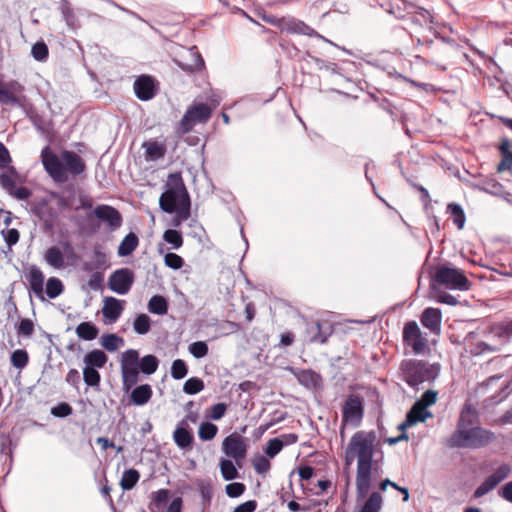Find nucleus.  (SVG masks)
Returning a JSON list of instances; mask_svg holds the SVG:
<instances>
[{"mask_svg":"<svg viewBox=\"0 0 512 512\" xmlns=\"http://www.w3.org/2000/svg\"><path fill=\"white\" fill-rule=\"evenodd\" d=\"M219 468L225 481H232L239 477L238 469L231 459L222 458L219 462Z\"/></svg>","mask_w":512,"mask_h":512,"instance_id":"obj_37","label":"nucleus"},{"mask_svg":"<svg viewBox=\"0 0 512 512\" xmlns=\"http://www.w3.org/2000/svg\"><path fill=\"white\" fill-rule=\"evenodd\" d=\"M377 435L375 431H357L352 435L343 453L345 468H349L357 458L356 470V493L358 499L365 498L372 484L374 466L375 442Z\"/></svg>","mask_w":512,"mask_h":512,"instance_id":"obj_1","label":"nucleus"},{"mask_svg":"<svg viewBox=\"0 0 512 512\" xmlns=\"http://www.w3.org/2000/svg\"><path fill=\"white\" fill-rule=\"evenodd\" d=\"M139 479V471L135 468H129L124 470L119 485L123 491H130L136 486Z\"/></svg>","mask_w":512,"mask_h":512,"instance_id":"obj_34","label":"nucleus"},{"mask_svg":"<svg viewBox=\"0 0 512 512\" xmlns=\"http://www.w3.org/2000/svg\"><path fill=\"white\" fill-rule=\"evenodd\" d=\"M124 301L114 297H106L104 306L102 308L103 316L109 320L110 323L115 322L122 314Z\"/></svg>","mask_w":512,"mask_h":512,"instance_id":"obj_24","label":"nucleus"},{"mask_svg":"<svg viewBox=\"0 0 512 512\" xmlns=\"http://www.w3.org/2000/svg\"><path fill=\"white\" fill-rule=\"evenodd\" d=\"M246 486L242 482H231L226 485L225 492L229 498H238L244 494Z\"/></svg>","mask_w":512,"mask_h":512,"instance_id":"obj_62","label":"nucleus"},{"mask_svg":"<svg viewBox=\"0 0 512 512\" xmlns=\"http://www.w3.org/2000/svg\"><path fill=\"white\" fill-rule=\"evenodd\" d=\"M138 365L141 373L151 375L158 369L159 360L154 354H145L142 358L138 357Z\"/></svg>","mask_w":512,"mask_h":512,"instance_id":"obj_36","label":"nucleus"},{"mask_svg":"<svg viewBox=\"0 0 512 512\" xmlns=\"http://www.w3.org/2000/svg\"><path fill=\"white\" fill-rule=\"evenodd\" d=\"M139 245V239L133 232L128 233L120 242L117 250L119 257L131 255Z\"/></svg>","mask_w":512,"mask_h":512,"instance_id":"obj_28","label":"nucleus"},{"mask_svg":"<svg viewBox=\"0 0 512 512\" xmlns=\"http://www.w3.org/2000/svg\"><path fill=\"white\" fill-rule=\"evenodd\" d=\"M50 414L55 418H66L73 414V408L68 402H59L51 408Z\"/></svg>","mask_w":512,"mask_h":512,"instance_id":"obj_56","label":"nucleus"},{"mask_svg":"<svg viewBox=\"0 0 512 512\" xmlns=\"http://www.w3.org/2000/svg\"><path fill=\"white\" fill-rule=\"evenodd\" d=\"M151 328V319L146 314H139L134 322H133V329L137 334L144 335L149 332Z\"/></svg>","mask_w":512,"mask_h":512,"instance_id":"obj_49","label":"nucleus"},{"mask_svg":"<svg viewBox=\"0 0 512 512\" xmlns=\"http://www.w3.org/2000/svg\"><path fill=\"white\" fill-rule=\"evenodd\" d=\"M40 157L44 170L56 183H65L70 175L76 177L86 171L85 161L74 151L63 150L57 154L46 146L42 149Z\"/></svg>","mask_w":512,"mask_h":512,"instance_id":"obj_2","label":"nucleus"},{"mask_svg":"<svg viewBox=\"0 0 512 512\" xmlns=\"http://www.w3.org/2000/svg\"><path fill=\"white\" fill-rule=\"evenodd\" d=\"M290 34H300L311 38H323L316 30L306 24L304 21L292 17Z\"/></svg>","mask_w":512,"mask_h":512,"instance_id":"obj_32","label":"nucleus"},{"mask_svg":"<svg viewBox=\"0 0 512 512\" xmlns=\"http://www.w3.org/2000/svg\"><path fill=\"white\" fill-rule=\"evenodd\" d=\"M94 261L84 262L82 264V270L84 272H94L106 267V254L101 251L100 248H95L93 251Z\"/></svg>","mask_w":512,"mask_h":512,"instance_id":"obj_33","label":"nucleus"},{"mask_svg":"<svg viewBox=\"0 0 512 512\" xmlns=\"http://www.w3.org/2000/svg\"><path fill=\"white\" fill-rule=\"evenodd\" d=\"M175 444L182 450L192 449L194 443V435L186 419L181 420L173 432Z\"/></svg>","mask_w":512,"mask_h":512,"instance_id":"obj_20","label":"nucleus"},{"mask_svg":"<svg viewBox=\"0 0 512 512\" xmlns=\"http://www.w3.org/2000/svg\"><path fill=\"white\" fill-rule=\"evenodd\" d=\"M148 311L155 315H165L168 312V302L162 295H154L147 305Z\"/></svg>","mask_w":512,"mask_h":512,"instance_id":"obj_35","label":"nucleus"},{"mask_svg":"<svg viewBox=\"0 0 512 512\" xmlns=\"http://www.w3.org/2000/svg\"><path fill=\"white\" fill-rule=\"evenodd\" d=\"M101 345L109 352L118 350L124 346V340L116 334H105L101 337Z\"/></svg>","mask_w":512,"mask_h":512,"instance_id":"obj_42","label":"nucleus"},{"mask_svg":"<svg viewBox=\"0 0 512 512\" xmlns=\"http://www.w3.org/2000/svg\"><path fill=\"white\" fill-rule=\"evenodd\" d=\"M188 58L191 59L190 62L180 61L178 64L180 68L183 71L186 72H195L200 71L204 68L205 63L201 56V54L198 52L196 47H192L187 51Z\"/></svg>","mask_w":512,"mask_h":512,"instance_id":"obj_26","label":"nucleus"},{"mask_svg":"<svg viewBox=\"0 0 512 512\" xmlns=\"http://www.w3.org/2000/svg\"><path fill=\"white\" fill-rule=\"evenodd\" d=\"M142 148L145 151V159L147 161H158L163 159L167 151L165 143L156 139H150L143 142Z\"/></svg>","mask_w":512,"mask_h":512,"instance_id":"obj_22","label":"nucleus"},{"mask_svg":"<svg viewBox=\"0 0 512 512\" xmlns=\"http://www.w3.org/2000/svg\"><path fill=\"white\" fill-rule=\"evenodd\" d=\"M211 116L212 109L205 103L189 107L179 123L181 132L183 134L190 132L195 125L208 122Z\"/></svg>","mask_w":512,"mask_h":512,"instance_id":"obj_10","label":"nucleus"},{"mask_svg":"<svg viewBox=\"0 0 512 512\" xmlns=\"http://www.w3.org/2000/svg\"><path fill=\"white\" fill-rule=\"evenodd\" d=\"M512 338V319L500 323H495L489 328L470 332L465 341L466 343L476 344L479 352H486L496 349L495 344H504Z\"/></svg>","mask_w":512,"mask_h":512,"instance_id":"obj_4","label":"nucleus"},{"mask_svg":"<svg viewBox=\"0 0 512 512\" xmlns=\"http://www.w3.org/2000/svg\"><path fill=\"white\" fill-rule=\"evenodd\" d=\"M135 281V274L129 268L115 270L108 279V287L119 295H126L131 290Z\"/></svg>","mask_w":512,"mask_h":512,"instance_id":"obj_15","label":"nucleus"},{"mask_svg":"<svg viewBox=\"0 0 512 512\" xmlns=\"http://www.w3.org/2000/svg\"><path fill=\"white\" fill-rule=\"evenodd\" d=\"M283 443L282 441L280 440V438H272L270 439L265 448H264V452L266 454L267 457L269 458H274L276 455H278L281 450L283 449Z\"/></svg>","mask_w":512,"mask_h":512,"instance_id":"obj_59","label":"nucleus"},{"mask_svg":"<svg viewBox=\"0 0 512 512\" xmlns=\"http://www.w3.org/2000/svg\"><path fill=\"white\" fill-rule=\"evenodd\" d=\"M15 328L19 337H30L34 332V323L29 318H22Z\"/></svg>","mask_w":512,"mask_h":512,"instance_id":"obj_55","label":"nucleus"},{"mask_svg":"<svg viewBox=\"0 0 512 512\" xmlns=\"http://www.w3.org/2000/svg\"><path fill=\"white\" fill-rule=\"evenodd\" d=\"M16 446L9 433H0V454L9 460V470L12 467Z\"/></svg>","mask_w":512,"mask_h":512,"instance_id":"obj_30","label":"nucleus"},{"mask_svg":"<svg viewBox=\"0 0 512 512\" xmlns=\"http://www.w3.org/2000/svg\"><path fill=\"white\" fill-rule=\"evenodd\" d=\"M24 86L16 80H11L4 84L0 90V104L3 105H22V93Z\"/></svg>","mask_w":512,"mask_h":512,"instance_id":"obj_18","label":"nucleus"},{"mask_svg":"<svg viewBox=\"0 0 512 512\" xmlns=\"http://www.w3.org/2000/svg\"><path fill=\"white\" fill-rule=\"evenodd\" d=\"M108 354H84L83 362L96 369H101L108 361Z\"/></svg>","mask_w":512,"mask_h":512,"instance_id":"obj_53","label":"nucleus"},{"mask_svg":"<svg viewBox=\"0 0 512 512\" xmlns=\"http://www.w3.org/2000/svg\"><path fill=\"white\" fill-rule=\"evenodd\" d=\"M138 356L140 354H121L122 384L126 392L134 387L139 380Z\"/></svg>","mask_w":512,"mask_h":512,"instance_id":"obj_13","label":"nucleus"},{"mask_svg":"<svg viewBox=\"0 0 512 512\" xmlns=\"http://www.w3.org/2000/svg\"><path fill=\"white\" fill-rule=\"evenodd\" d=\"M44 260L55 269H63L65 267L64 254L58 246L48 248L44 254Z\"/></svg>","mask_w":512,"mask_h":512,"instance_id":"obj_29","label":"nucleus"},{"mask_svg":"<svg viewBox=\"0 0 512 512\" xmlns=\"http://www.w3.org/2000/svg\"><path fill=\"white\" fill-rule=\"evenodd\" d=\"M218 432V427L209 421H204L200 424L198 429V437L202 441L212 440Z\"/></svg>","mask_w":512,"mask_h":512,"instance_id":"obj_46","label":"nucleus"},{"mask_svg":"<svg viewBox=\"0 0 512 512\" xmlns=\"http://www.w3.org/2000/svg\"><path fill=\"white\" fill-rule=\"evenodd\" d=\"M44 274L39 267L32 265L26 273V280L30 290L41 300H44Z\"/></svg>","mask_w":512,"mask_h":512,"instance_id":"obj_21","label":"nucleus"},{"mask_svg":"<svg viewBox=\"0 0 512 512\" xmlns=\"http://www.w3.org/2000/svg\"><path fill=\"white\" fill-rule=\"evenodd\" d=\"M159 89L157 80L147 74L138 76L133 83V90L136 97L141 101H149L153 99Z\"/></svg>","mask_w":512,"mask_h":512,"instance_id":"obj_17","label":"nucleus"},{"mask_svg":"<svg viewBox=\"0 0 512 512\" xmlns=\"http://www.w3.org/2000/svg\"><path fill=\"white\" fill-rule=\"evenodd\" d=\"M496 439L495 433L481 426H474L471 429L455 430L444 442L448 448H470L481 449L493 443Z\"/></svg>","mask_w":512,"mask_h":512,"instance_id":"obj_5","label":"nucleus"},{"mask_svg":"<svg viewBox=\"0 0 512 512\" xmlns=\"http://www.w3.org/2000/svg\"><path fill=\"white\" fill-rule=\"evenodd\" d=\"M434 281L449 290L467 291L471 283L462 270L440 266L434 274Z\"/></svg>","mask_w":512,"mask_h":512,"instance_id":"obj_9","label":"nucleus"},{"mask_svg":"<svg viewBox=\"0 0 512 512\" xmlns=\"http://www.w3.org/2000/svg\"><path fill=\"white\" fill-rule=\"evenodd\" d=\"M387 13L395 16L396 18H404L406 14L410 13L413 8L411 4L405 0H388L385 5H382Z\"/></svg>","mask_w":512,"mask_h":512,"instance_id":"obj_27","label":"nucleus"},{"mask_svg":"<svg viewBox=\"0 0 512 512\" xmlns=\"http://www.w3.org/2000/svg\"><path fill=\"white\" fill-rule=\"evenodd\" d=\"M403 379L409 387L416 388L425 381L434 380L437 372L424 362L407 361L402 364Z\"/></svg>","mask_w":512,"mask_h":512,"instance_id":"obj_8","label":"nucleus"},{"mask_svg":"<svg viewBox=\"0 0 512 512\" xmlns=\"http://www.w3.org/2000/svg\"><path fill=\"white\" fill-rule=\"evenodd\" d=\"M64 290V286L60 279L50 277L46 283V294L50 299L58 297Z\"/></svg>","mask_w":512,"mask_h":512,"instance_id":"obj_51","label":"nucleus"},{"mask_svg":"<svg viewBox=\"0 0 512 512\" xmlns=\"http://www.w3.org/2000/svg\"><path fill=\"white\" fill-rule=\"evenodd\" d=\"M131 389L130 404L135 406H144L153 395L152 387L149 384H140Z\"/></svg>","mask_w":512,"mask_h":512,"instance_id":"obj_25","label":"nucleus"},{"mask_svg":"<svg viewBox=\"0 0 512 512\" xmlns=\"http://www.w3.org/2000/svg\"><path fill=\"white\" fill-rule=\"evenodd\" d=\"M163 240L171 245V249H179L183 245V237L180 231L175 229H167L163 233Z\"/></svg>","mask_w":512,"mask_h":512,"instance_id":"obj_48","label":"nucleus"},{"mask_svg":"<svg viewBox=\"0 0 512 512\" xmlns=\"http://www.w3.org/2000/svg\"><path fill=\"white\" fill-rule=\"evenodd\" d=\"M509 394H510L509 384H506L502 388H500V390L496 394L491 395L490 397L485 399V406L489 407V406L498 405L502 401H504L508 397Z\"/></svg>","mask_w":512,"mask_h":512,"instance_id":"obj_58","label":"nucleus"},{"mask_svg":"<svg viewBox=\"0 0 512 512\" xmlns=\"http://www.w3.org/2000/svg\"><path fill=\"white\" fill-rule=\"evenodd\" d=\"M471 415L476 416L477 412L471 404L465 403L460 412L456 430L471 429L474 427V420L470 417Z\"/></svg>","mask_w":512,"mask_h":512,"instance_id":"obj_31","label":"nucleus"},{"mask_svg":"<svg viewBox=\"0 0 512 512\" xmlns=\"http://www.w3.org/2000/svg\"><path fill=\"white\" fill-rule=\"evenodd\" d=\"M420 322L434 337L441 334L442 312L439 308H425L420 315Z\"/></svg>","mask_w":512,"mask_h":512,"instance_id":"obj_19","label":"nucleus"},{"mask_svg":"<svg viewBox=\"0 0 512 512\" xmlns=\"http://www.w3.org/2000/svg\"><path fill=\"white\" fill-rule=\"evenodd\" d=\"M508 147V139L503 138L499 145V151L502 155V160L497 166L498 172H503L512 168V154H506Z\"/></svg>","mask_w":512,"mask_h":512,"instance_id":"obj_43","label":"nucleus"},{"mask_svg":"<svg viewBox=\"0 0 512 512\" xmlns=\"http://www.w3.org/2000/svg\"><path fill=\"white\" fill-rule=\"evenodd\" d=\"M406 416L412 417L415 421L413 422V425H416L417 423H423L428 418L432 417L431 411L428 409H425L424 406H421L420 402H415L411 408L407 411Z\"/></svg>","mask_w":512,"mask_h":512,"instance_id":"obj_38","label":"nucleus"},{"mask_svg":"<svg viewBox=\"0 0 512 512\" xmlns=\"http://www.w3.org/2000/svg\"><path fill=\"white\" fill-rule=\"evenodd\" d=\"M511 473L509 464L503 463L498 466L489 476H487L473 492V498L478 499L492 490H494L501 482H503Z\"/></svg>","mask_w":512,"mask_h":512,"instance_id":"obj_14","label":"nucleus"},{"mask_svg":"<svg viewBox=\"0 0 512 512\" xmlns=\"http://www.w3.org/2000/svg\"><path fill=\"white\" fill-rule=\"evenodd\" d=\"M431 44V53L438 56V60L430 59L427 60V63L430 65L436 66L440 70H446V66L444 63H442V60L446 58V48L442 44H433V42H430Z\"/></svg>","mask_w":512,"mask_h":512,"instance_id":"obj_45","label":"nucleus"},{"mask_svg":"<svg viewBox=\"0 0 512 512\" xmlns=\"http://www.w3.org/2000/svg\"><path fill=\"white\" fill-rule=\"evenodd\" d=\"M227 409L228 405L225 402H218L210 407L207 417L213 421H218L225 416Z\"/></svg>","mask_w":512,"mask_h":512,"instance_id":"obj_60","label":"nucleus"},{"mask_svg":"<svg viewBox=\"0 0 512 512\" xmlns=\"http://www.w3.org/2000/svg\"><path fill=\"white\" fill-rule=\"evenodd\" d=\"M104 282V275L103 273L98 270L94 271L91 276L89 277L87 281V286L89 289L93 291H98L102 288Z\"/></svg>","mask_w":512,"mask_h":512,"instance_id":"obj_64","label":"nucleus"},{"mask_svg":"<svg viewBox=\"0 0 512 512\" xmlns=\"http://www.w3.org/2000/svg\"><path fill=\"white\" fill-rule=\"evenodd\" d=\"M224 454L235 460V464L241 468L242 461L247 455L246 439L237 432H233L226 436L222 443Z\"/></svg>","mask_w":512,"mask_h":512,"instance_id":"obj_12","label":"nucleus"},{"mask_svg":"<svg viewBox=\"0 0 512 512\" xmlns=\"http://www.w3.org/2000/svg\"><path fill=\"white\" fill-rule=\"evenodd\" d=\"M164 263L167 267L178 270L184 265V260L178 254L169 252L164 256Z\"/></svg>","mask_w":512,"mask_h":512,"instance_id":"obj_63","label":"nucleus"},{"mask_svg":"<svg viewBox=\"0 0 512 512\" xmlns=\"http://www.w3.org/2000/svg\"><path fill=\"white\" fill-rule=\"evenodd\" d=\"M76 333L83 340H93L98 335L97 327L91 322H82L76 327Z\"/></svg>","mask_w":512,"mask_h":512,"instance_id":"obj_41","label":"nucleus"},{"mask_svg":"<svg viewBox=\"0 0 512 512\" xmlns=\"http://www.w3.org/2000/svg\"><path fill=\"white\" fill-rule=\"evenodd\" d=\"M159 206L169 214L181 209L182 218L190 217V197L180 176L169 175L168 188L161 194Z\"/></svg>","mask_w":512,"mask_h":512,"instance_id":"obj_3","label":"nucleus"},{"mask_svg":"<svg viewBox=\"0 0 512 512\" xmlns=\"http://www.w3.org/2000/svg\"><path fill=\"white\" fill-rule=\"evenodd\" d=\"M16 178V169L14 167H9L7 172L0 175V185L9 193L10 191H13V188L16 186Z\"/></svg>","mask_w":512,"mask_h":512,"instance_id":"obj_47","label":"nucleus"},{"mask_svg":"<svg viewBox=\"0 0 512 512\" xmlns=\"http://www.w3.org/2000/svg\"><path fill=\"white\" fill-rule=\"evenodd\" d=\"M93 215L100 223L106 224L107 228L112 232L119 229L123 223L121 213L111 205H97L93 210Z\"/></svg>","mask_w":512,"mask_h":512,"instance_id":"obj_16","label":"nucleus"},{"mask_svg":"<svg viewBox=\"0 0 512 512\" xmlns=\"http://www.w3.org/2000/svg\"><path fill=\"white\" fill-rule=\"evenodd\" d=\"M197 486L203 504L209 505L213 497L211 483L209 481L199 480Z\"/></svg>","mask_w":512,"mask_h":512,"instance_id":"obj_57","label":"nucleus"},{"mask_svg":"<svg viewBox=\"0 0 512 512\" xmlns=\"http://www.w3.org/2000/svg\"><path fill=\"white\" fill-rule=\"evenodd\" d=\"M149 498L148 509L150 512H183L184 501L182 494L172 498L171 490L161 488L152 491Z\"/></svg>","mask_w":512,"mask_h":512,"instance_id":"obj_7","label":"nucleus"},{"mask_svg":"<svg viewBox=\"0 0 512 512\" xmlns=\"http://www.w3.org/2000/svg\"><path fill=\"white\" fill-rule=\"evenodd\" d=\"M412 22L421 26L430 25L433 23V15L430 11L424 8H418L411 18Z\"/></svg>","mask_w":512,"mask_h":512,"instance_id":"obj_54","label":"nucleus"},{"mask_svg":"<svg viewBox=\"0 0 512 512\" xmlns=\"http://www.w3.org/2000/svg\"><path fill=\"white\" fill-rule=\"evenodd\" d=\"M31 54L35 60L45 61L48 58L49 50L43 41H39L32 46Z\"/></svg>","mask_w":512,"mask_h":512,"instance_id":"obj_61","label":"nucleus"},{"mask_svg":"<svg viewBox=\"0 0 512 512\" xmlns=\"http://www.w3.org/2000/svg\"><path fill=\"white\" fill-rule=\"evenodd\" d=\"M171 377L175 380H181L188 374V366L182 359H175L171 365Z\"/></svg>","mask_w":512,"mask_h":512,"instance_id":"obj_52","label":"nucleus"},{"mask_svg":"<svg viewBox=\"0 0 512 512\" xmlns=\"http://www.w3.org/2000/svg\"><path fill=\"white\" fill-rule=\"evenodd\" d=\"M402 340L404 346L410 348L413 352L430 351L437 342L435 337L429 339L427 333H424L414 320L404 324Z\"/></svg>","mask_w":512,"mask_h":512,"instance_id":"obj_6","label":"nucleus"},{"mask_svg":"<svg viewBox=\"0 0 512 512\" xmlns=\"http://www.w3.org/2000/svg\"><path fill=\"white\" fill-rule=\"evenodd\" d=\"M447 211L450 213L453 223L457 226L458 229H462L464 227L466 217L464 210L457 203H450L447 206Z\"/></svg>","mask_w":512,"mask_h":512,"instance_id":"obj_44","label":"nucleus"},{"mask_svg":"<svg viewBox=\"0 0 512 512\" xmlns=\"http://www.w3.org/2000/svg\"><path fill=\"white\" fill-rule=\"evenodd\" d=\"M204 382L198 377L188 378L183 385V392L188 395H195L204 389Z\"/></svg>","mask_w":512,"mask_h":512,"instance_id":"obj_50","label":"nucleus"},{"mask_svg":"<svg viewBox=\"0 0 512 512\" xmlns=\"http://www.w3.org/2000/svg\"><path fill=\"white\" fill-rule=\"evenodd\" d=\"M300 385L308 389H315L321 384V376L311 369H291Z\"/></svg>","mask_w":512,"mask_h":512,"instance_id":"obj_23","label":"nucleus"},{"mask_svg":"<svg viewBox=\"0 0 512 512\" xmlns=\"http://www.w3.org/2000/svg\"><path fill=\"white\" fill-rule=\"evenodd\" d=\"M382 496L379 492H372L362 505L359 512H380L382 507Z\"/></svg>","mask_w":512,"mask_h":512,"instance_id":"obj_40","label":"nucleus"},{"mask_svg":"<svg viewBox=\"0 0 512 512\" xmlns=\"http://www.w3.org/2000/svg\"><path fill=\"white\" fill-rule=\"evenodd\" d=\"M83 380L87 386L99 390L101 376L98 369L93 368L92 366H89L87 364H84Z\"/></svg>","mask_w":512,"mask_h":512,"instance_id":"obj_39","label":"nucleus"},{"mask_svg":"<svg viewBox=\"0 0 512 512\" xmlns=\"http://www.w3.org/2000/svg\"><path fill=\"white\" fill-rule=\"evenodd\" d=\"M364 398L359 394H349L342 406V422L358 427L364 416Z\"/></svg>","mask_w":512,"mask_h":512,"instance_id":"obj_11","label":"nucleus"}]
</instances>
